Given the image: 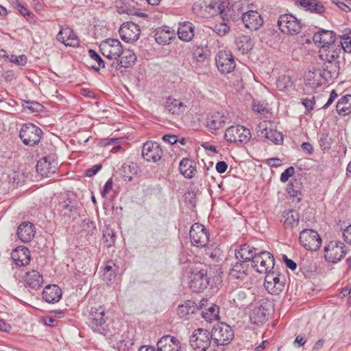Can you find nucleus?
Returning <instances> with one entry per match:
<instances>
[{"label":"nucleus","mask_w":351,"mask_h":351,"mask_svg":"<svg viewBox=\"0 0 351 351\" xmlns=\"http://www.w3.org/2000/svg\"><path fill=\"white\" fill-rule=\"evenodd\" d=\"M107 319L105 309L101 306L90 307L88 311L86 323L94 332L104 334Z\"/></svg>","instance_id":"1"},{"label":"nucleus","mask_w":351,"mask_h":351,"mask_svg":"<svg viewBox=\"0 0 351 351\" xmlns=\"http://www.w3.org/2000/svg\"><path fill=\"white\" fill-rule=\"evenodd\" d=\"M258 136L269 141L275 145H281L283 142V135L274 128L273 123L263 121L257 125L256 129Z\"/></svg>","instance_id":"2"},{"label":"nucleus","mask_w":351,"mask_h":351,"mask_svg":"<svg viewBox=\"0 0 351 351\" xmlns=\"http://www.w3.org/2000/svg\"><path fill=\"white\" fill-rule=\"evenodd\" d=\"M211 337L217 346H225L229 344L233 339L234 332L228 324L218 323L213 326Z\"/></svg>","instance_id":"3"},{"label":"nucleus","mask_w":351,"mask_h":351,"mask_svg":"<svg viewBox=\"0 0 351 351\" xmlns=\"http://www.w3.org/2000/svg\"><path fill=\"white\" fill-rule=\"evenodd\" d=\"M275 259L269 252L258 250L252 263V267L261 274H268L274 269Z\"/></svg>","instance_id":"4"},{"label":"nucleus","mask_w":351,"mask_h":351,"mask_svg":"<svg viewBox=\"0 0 351 351\" xmlns=\"http://www.w3.org/2000/svg\"><path fill=\"white\" fill-rule=\"evenodd\" d=\"M43 132L40 128L33 123H25L21 128L19 137L25 145H37L41 138Z\"/></svg>","instance_id":"5"},{"label":"nucleus","mask_w":351,"mask_h":351,"mask_svg":"<svg viewBox=\"0 0 351 351\" xmlns=\"http://www.w3.org/2000/svg\"><path fill=\"white\" fill-rule=\"evenodd\" d=\"M272 305L267 300H261L256 302L251 310L250 319L255 324H262L265 322L271 312Z\"/></svg>","instance_id":"6"},{"label":"nucleus","mask_w":351,"mask_h":351,"mask_svg":"<svg viewBox=\"0 0 351 351\" xmlns=\"http://www.w3.org/2000/svg\"><path fill=\"white\" fill-rule=\"evenodd\" d=\"M224 138L230 143H247L251 138V132L249 129L240 125H232L226 129Z\"/></svg>","instance_id":"7"},{"label":"nucleus","mask_w":351,"mask_h":351,"mask_svg":"<svg viewBox=\"0 0 351 351\" xmlns=\"http://www.w3.org/2000/svg\"><path fill=\"white\" fill-rule=\"evenodd\" d=\"M211 333L203 328L194 330L190 337L191 346L197 351H205L210 345Z\"/></svg>","instance_id":"8"},{"label":"nucleus","mask_w":351,"mask_h":351,"mask_svg":"<svg viewBox=\"0 0 351 351\" xmlns=\"http://www.w3.org/2000/svg\"><path fill=\"white\" fill-rule=\"evenodd\" d=\"M189 235L192 245L197 247H205L208 243L209 232L206 228L200 223H196L192 225Z\"/></svg>","instance_id":"9"},{"label":"nucleus","mask_w":351,"mask_h":351,"mask_svg":"<svg viewBox=\"0 0 351 351\" xmlns=\"http://www.w3.org/2000/svg\"><path fill=\"white\" fill-rule=\"evenodd\" d=\"M99 49L104 56L110 60L117 59L123 53L121 42L114 38L103 40L99 45Z\"/></svg>","instance_id":"10"},{"label":"nucleus","mask_w":351,"mask_h":351,"mask_svg":"<svg viewBox=\"0 0 351 351\" xmlns=\"http://www.w3.org/2000/svg\"><path fill=\"white\" fill-rule=\"evenodd\" d=\"M210 280L206 269H195L190 276L189 287L194 292H202L208 287Z\"/></svg>","instance_id":"11"},{"label":"nucleus","mask_w":351,"mask_h":351,"mask_svg":"<svg viewBox=\"0 0 351 351\" xmlns=\"http://www.w3.org/2000/svg\"><path fill=\"white\" fill-rule=\"evenodd\" d=\"M345 245L339 241H332L324 247V257L328 262L336 263L346 254Z\"/></svg>","instance_id":"12"},{"label":"nucleus","mask_w":351,"mask_h":351,"mask_svg":"<svg viewBox=\"0 0 351 351\" xmlns=\"http://www.w3.org/2000/svg\"><path fill=\"white\" fill-rule=\"evenodd\" d=\"M300 243L307 250L316 251L322 244L319 234L312 229H304L300 233Z\"/></svg>","instance_id":"13"},{"label":"nucleus","mask_w":351,"mask_h":351,"mask_svg":"<svg viewBox=\"0 0 351 351\" xmlns=\"http://www.w3.org/2000/svg\"><path fill=\"white\" fill-rule=\"evenodd\" d=\"M215 61L219 71L222 73H230L235 69L234 58L230 51H219L216 56Z\"/></svg>","instance_id":"14"},{"label":"nucleus","mask_w":351,"mask_h":351,"mask_svg":"<svg viewBox=\"0 0 351 351\" xmlns=\"http://www.w3.org/2000/svg\"><path fill=\"white\" fill-rule=\"evenodd\" d=\"M280 31L289 34H297L300 32V22L291 14L281 15L278 21Z\"/></svg>","instance_id":"15"},{"label":"nucleus","mask_w":351,"mask_h":351,"mask_svg":"<svg viewBox=\"0 0 351 351\" xmlns=\"http://www.w3.org/2000/svg\"><path fill=\"white\" fill-rule=\"evenodd\" d=\"M264 286L269 293L278 295L283 291L285 282L278 274L270 271L265 276Z\"/></svg>","instance_id":"16"},{"label":"nucleus","mask_w":351,"mask_h":351,"mask_svg":"<svg viewBox=\"0 0 351 351\" xmlns=\"http://www.w3.org/2000/svg\"><path fill=\"white\" fill-rule=\"evenodd\" d=\"M78 203L73 194L62 195L57 206V210L64 216L77 213Z\"/></svg>","instance_id":"17"},{"label":"nucleus","mask_w":351,"mask_h":351,"mask_svg":"<svg viewBox=\"0 0 351 351\" xmlns=\"http://www.w3.org/2000/svg\"><path fill=\"white\" fill-rule=\"evenodd\" d=\"M162 154L163 152L158 143L147 141L143 144L142 156L147 161L156 162L160 160Z\"/></svg>","instance_id":"18"},{"label":"nucleus","mask_w":351,"mask_h":351,"mask_svg":"<svg viewBox=\"0 0 351 351\" xmlns=\"http://www.w3.org/2000/svg\"><path fill=\"white\" fill-rule=\"evenodd\" d=\"M119 32L122 40L127 43L136 41L141 34L138 25L131 21L122 24Z\"/></svg>","instance_id":"19"},{"label":"nucleus","mask_w":351,"mask_h":351,"mask_svg":"<svg viewBox=\"0 0 351 351\" xmlns=\"http://www.w3.org/2000/svg\"><path fill=\"white\" fill-rule=\"evenodd\" d=\"M250 271L249 264L245 261H237L231 265L228 275L232 279L245 280Z\"/></svg>","instance_id":"20"},{"label":"nucleus","mask_w":351,"mask_h":351,"mask_svg":"<svg viewBox=\"0 0 351 351\" xmlns=\"http://www.w3.org/2000/svg\"><path fill=\"white\" fill-rule=\"evenodd\" d=\"M258 248H255L247 244L241 245L235 250V257L237 261H245L249 264L250 262L252 263L256 255L258 252Z\"/></svg>","instance_id":"21"},{"label":"nucleus","mask_w":351,"mask_h":351,"mask_svg":"<svg viewBox=\"0 0 351 351\" xmlns=\"http://www.w3.org/2000/svg\"><path fill=\"white\" fill-rule=\"evenodd\" d=\"M56 40L65 46L76 47L80 45L77 36L70 27L61 28L56 36Z\"/></svg>","instance_id":"22"},{"label":"nucleus","mask_w":351,"mask_h":351,"mask_svg":"<svg viewBox=\"0 0 351 351\" xmlns=\"http://www.w3.org/2000/svg\"><path fill=\"white\" fill-rule=\"evenodd\" d=\"M242 21L245 27L250 30L258 29L263 23L261 14L258 12L253 10L243 14Z\"/></svg>","instance_id":"23"},{"label":"nucleus","mask_w":351,"mask_h":351,"mask_svg":"<svg viewBox=\"0 0 351 351\" xmlns=\"http://www.w3.org/2000/svg\"><path fill=\"white\" fill-rule=\"evenodd\" d=\"M315 44H319L321 49L333 46L335 41V34L332 31L322 30L315 33L313 37Z\"/></svg>","instance_id":"24"},{"label":"nucleus","mask_w":351,"mask_h":351,"mask_svg":"<svg viewBox=\"0 0 351 351\" xmlns=\"http://www.w3.org/2000/svg\"><path fill=\"white\" fill-rule=\"evenodd\" d=\"M180 348V341L170 335L163 336L157 343L158 351H179Z\"/></svg>","instance_id":"25"},{"label":"nucleus","mask_w":351,"mask_h":351,"mask_svg":"<svg viewBox=\"0 0 351 351\" xmlns=\"http://www.w3.org/2000/svg\"><path fill=\"white\" fill-rule=\"evenodd\" d=\"M228 117L223 112H215L207 117V127L210 130H217L224 127L228 122Z\"/></svg>","instance_id":"26"},{"label":"nucleus","mask_w":351,"mask_h":351,"mask_svg":"<svg viewBox=\"0 0 351 351\" xmlns=\"http://www.w3.org/2000/svg\"><path fill=\"white\" fill-rule=\"evenodd\" d=\"M11 258L16 265L25 266L30 262V252L25 247H16L12 251Z\"/></svg>","instance_id":"27"},{"label":"nucleus","mask_w":351,"mask_h":351,"mask_svg":"<svg viewBox=\"0 0 351 351\" xmlns=\"http://www.w3.org/2000/svg\"><path fill=\"white\" fill-rule=\"evenodd\" d=\"M340 62H324V69L322 72H319V75L326 81H332L337 78L339 73Z\"/></svg>","instance_id":"28"},{"label":"nucleus","mask_w":351,"mask_h":351,"mask_svg":"<svg viewBox=\"0 0 351 351\" xmlns=\"http://www.w3.org/2000/svg\"><path fill=\"white\" fill-rule=\"evenodd\" d=\"M244 9L241 2H235L231 6L230 5L226 8L223 12L222 19L223 21L229 20L236 21L244 14Z\"/></svg>","instance_id":"29"},{"label":"nucleus","mask_w":351,"mask_h":351,"mask_svg":"<svg viewBox=\"0 0 351 351\" xmlns=\"http://www.w3.org/2000/svg\"><path fill=\"white\" fill-rule=\"evenodd\" d=\"M341 53L340 45H335L328 48L321 49L319 51V57L324 62H340L339 56Z\"/></svg>","instance_id":"30"},{"label":"nucleus","mask_w":351,"mask_h":351,"mask_svg":"<svg viewBox=\"0 0 351 351\" xmlns=\"http://www.w3.org/2000/svg\"><path fill=\"white\" fill-rule=\"evenodd\" d=\"M16 234L22 242H29L35 234L34 225L30 222H23L19 226Z\"/></svg>","instance_id":"31"},{"label":"nucleus","mask_w":351,"mask_h":351,"mask_svg":"<svg viewBox=\"0 0 351 351\" xmlns=\"http://www.w3.org/2000/svg\"><path fill=\"white\" fill-rule=\"evenodd\" d=\"M61 297L62 290L56 285H47L43 291V298L48 303L57 302Z\"/></svg>","instance_id":"32"},{"label":"nucleus","mask_w":351,"mask_h":351,"mask_svg":"<svg viewBox=\"0 0 351 351\" xmlns=\"http://www.w3.org/2000/svg\"><path fill=\"white\" fill-rule=\"evenodd\" d=\"M164 108L168 113L171 114H180L185 110V106L179 99L167 97L164 101Z\"/></svg>","instance_id":"33"},{"label":"nucleus","mask_w":351,"mask_h":351,"mask_svg":"<svg viewBox=\"0 0 351 351\" xmlns=\"http://www.w3.org/2000/svg\"><path fill=\"white\" fill-rule=\"evenodd\" d=\"M36 169L40 176L48 177L51 173L56 171L57 164L54 162H51L47 157H44L38 160Z\"/></svg>","instance_id":"34"},{"label":"nucleus","mask_w":351,"mask_h":351,"mask_svg":"<svg viewBox=\"0 0 351 351\" xmlns=\"http://www.w3.org/2000/svg\"><path fill=\"white\" fill-rule=\"evenodd\" d=\"M229 5L230 2L228 0H211L210 2L208 3V12H209L208 18L220 14L222 19L223 12Z\"/></svg>","instance_id":"35"},{"label":"nucleus","mask_w":351,"mask_h":351,"mask_svg":"<svg viewBox=\"0 0 351 351\" xmlns=\"http://www.w3.org/2000/svg\"><path fill=\"white\" fill-rule=\"evenodd\" d=\"M280 221L285 228L292 229L298 225L300 215L294 210H286L282 213Z\"/></svg>","instance_id":"36"},{"label":"nucleus","mask_w":351,"mask_h":351,"mask_svg":"<svg viewBox=\"0 0 351 351\" xmlns=\"http://www.w3.org/2000/svg\"><path fill=\"white\" fill-rule=\"evenodd\" d=\"M26 286L32 289H38L43 284V276L36 270H32L26 272L25 276Z\"/></svg>","instance_id":"37"},{"label":"nucleus","mask_w":351,"mask_h":351,"mask_svg":"<svg viewBox=\"0 0 351 351\" xmlns=\"http://www.w3.org/2000/svg\"><path fill=\"white\" fill-rule=\"evenodd\" d=\"M115 340L117 342L114 343V346L119 351H130L134 345L133 335L128 331L124 332L120 339L115 337Z\"/></svg>","instance_id":"38"},{"label":"nucleus","mask_w":351,"mask_h":351,"mask_svg":"<svg viewBox=\"0 0 351 351\" xmlns=\"http://www.w3.org/2000/svg\"><path fill=\"white\" fill-rule=\"evenodd\" d=\"M195 34V27L190 22H184L178 29V36L182 40L189 42L192 40Z\"/></svg>","instance_id":"39"},{"label":"nucleus","mask_w":351,"mask_h":351,"mask_svg":"<svg viewBox=\"0 0 351 351\" xmlns=\"http://www.w3.org/2000/svg\"><path fill=\"white\" fill-rule=\"evenodd\" d=\"M179 170L185 178H192L196 171L195 164L190 159L183 158L180 162Z\"/></svg>","instance_id":"40"},{"label":"nucleus","mask_w":351,"mask_h":351,"mask_svg":"<svg viewBox=\"0 0 351 351\" xmlns=\"http://www.w3.org/2000/svg\"><path fill=\"white\" fill-rule=\"evenodd\" d=\"M337 113L341 116L348 115L351 113V95L343 96L336 105Z\"/></svg>","instance_id":"41"},{"label":"nucleus","mask_w":351,"mask_h":351,"mask_svg":"<svg viewBox=\"0 0 351 351\" xmlns=\"http://www.w3.org/2000/svg\"><path fill=\"white\" fill-rule=\"evenodd\" d=\"M117 271L118 266L114 263V261L112 260L107 261L104 267V280L107 282H111L114 280Z\"/></svg>","instance_id":"42"},{"label":"nucleus","mask_w":351,"mask_h":351,"mask_svg":"<svg viewBox=\"0 0 351 351\" xmlns=\"http://www.w3.org/2000/svg\"><path fill=\"white\" fill-rule=\"evenodd\" d=\"M119 60V64L121 67L130 68L133 66L136 61L135 53L130 49L123 50Z\"/></svg>","instance_id":"43"},{"label":"nucleus","mask_w":351,"mask_h":351,"mask_svg":"<svg viewBox=\"0 0 351 351\" xmlns=\"http://www.w3.org/2000/svg\"><path fill=\"white\" fill-rule=\"evenodd\" d=\"M202 317L207 322H211L219 319V308L215 304H211L208 308L202 311Z\"/></svg>","instance_id":"44"},{"label":"nucleus","mask_w":351,"mask_h":351,"mask_svg":"<svg viewBox=\"0 0 351 351\" xmlns=\"http://www.w3.org/2000/svg\"><path fill=\"white\" fill-rule=\"evenodd\" d=\"M300 5L311 12L322 14L324 12V7L316 0H301Z\"/></svg>","instance_id":"45"},{"label":"nucleus","mask_w":351,"mask_h":351,"mask_svg":"<svg viewBox=\"0 0 351 351\" xmlns=\"http://www.w3.org/2000/svg\"><path fill=\"white\" fill-rule=\"evenodd\" d=\"M137 165L135 163L126 164L122 165L121 173L125 180L130 182L132 178L137 173Z\"/></svg>","instance_id":"46"},{"label":"nucleus","mask_w":351,"mask_h":351,"mask_svg":"<svg viewBox=\"0 0 351 351\" xmlns=\"http://www.w3.org/2000/svg\"><path fill=\"white\" fill-rule=\"evenodd\" d=\"M173 37V34L169 30L165 29H159L155 34V40L160 45L169 44Z\"/></svg>","instance_id":"47"},{"label":"nucleus","mask_w":351,"mask_h":351,"mask_svg":"<svg viewBox=\"0 0 351 351\" xmlns=\"http://www.w3.org/2000/svg\"><path fill=\"white\" fill-rule=\"evenodd\" d=\"M208 3L202 0L195 2L192 8L193 13L202 18H208Z\"/></svg>","instance_id":"48"},{"label":"nucleus","mask_w":351,"mask_h":351,"mask_svg":"<svg viewBox=\"0 0 351 351\" xmlns=\"http://www.w3.org/2000/svg\"><path fill=\"white\" fill-rule=\"evenodd\" d=\"M237 48L242 54L249 52L253 47L251 40L247 36H243L237 40Z\"/></svg>","instance_id":"49"},{"label":"nucleus","mask_w":351,"mask_h":351,"mask_svg":"<svg viewBox=\"0 0 351 351\" xmlns=\"http://www.w3.org/2000/svg\"><path fill=\"white\" fill-rule=\"evenodd\" d=\"M195 310V306L189 302L185 304L179 305L177 313L181 318L188 319L190 315L194 313Z\"/></svg>","instance_id":"50"},{"label":"nucleus","mask_w":351,"mask_h":351,"mask_svg":"<svg viewBox=\"0 0 351 351\" xmlns=\"http://www.w3.org/2000/svg\"><path fill=\"white\" fill-rule=\"evenodd\" d=\"M300 185L301 183L298 180L291 182L287 185V192L290 196L297 197L299 200L301 195Z\"/></svg>","instance_id":"51"},{"label":"nucleus","mask_w":351,"mask_h":351,"mask_svg":"<svg viewBox=\"0 0 351 351\" xmlns=\"http://www.w3.org/2000/svg\"><path fill=\"white\" fill-rule=\"evenodd\" d=\"M103 241L107 247H111L114 245L116 239V235L114 230L110 228H106L104 230Z\"/></svg>","instance_id":"52"},{"label":"nucleus","mask_w":351,"mask_h":351,"mask_svg":"<svg viewBox=\"0 0 351 351\" xmlns=\"http://www.w3.org/2000/svg\"><path fill=\"white\" fill-rule=\"evenodd\" d=\"M88 55H89L90 58L97 64V66H93V65L92 66L93 69L95 71H99L101 69H103L105 67L104 61L95 50L89 49Z\"/></svg>","instance_id":"53"},{"label":"nucleus","mask_w":351,"mask_h":351,"mask_svg":"<svg viewBox=\"0 0 351 351\" xmlns=\"http://www.w3.org/2000/svg\"><path fill=\"white\" fill-rule=\"evenodd\" d=\"M292 86L291 78L289 75H283L276 81V86L280 90H285Z\"/></svg>","instance_id":"54"},{"label":"nucleus","mask_w":351,"mask_h":351,"mask_svg":"<svg viewBox=\"0 0 351 351\" xmlns=\"http://www.w3.org/2000/svg\"><path fill=\"white\" fill-rule=\"evenodd\" d=\"M207 47H197L193 51V58L197 62H202L207 58Z\"/></svg>","instance_id":"55"},{"label":"nucleus","mask_w":351,"mask_h":351,"mask_svg":"<svg viewBox=\"0 0 351 351\" xmlns=\"http://www.w3.org/2000/svg\"><path fill=\"white\" fill-rule=\"evenodd\" d=\"M22 106L25 109H28L32 112H38L43 108V106L39 103L32 101H23Z\"/></svg>","instance_id":"56"},{"label":"nucleus","mask_w":351,"mask_h":351,"mask_svg":"<svg viewBox=\"0 0 351 351\" xmlns=\"http://www.w3.org/2000/svg\"><path fill=\"white\" fill-rule=\"evenodd\" d=\"M213 31L219 36L226 35L230 30V27L225 23L215 24L213 27Z\"/></svg>","instance_id":"57"},{"label":"nucleus","mask_w":351,"mask_h":351,"mask_svg":"<svg viewBox=\"0 0 351 351\" xmlns=\"http://www.w3.org/2000/svg\"><path fill=\"white\" fill-rule=\"evenodd\" d=\"M342 40L339 42L340 47L341 51L343 50L345 52H351V38L349 36H342Z\"/></svg>","instance_id":"58"},{"label":"nucleus","mask_w":351,"mask_h":351,"mask_svg":"<svg viewBox=\"0 0 351 351\" xmlns=\"http://www.w3.org/2000/svg\"><path fill=\"white\" fill-rule=\"evenodd\" d=\"M83 229L88 234H93L96 231V225L93 221L84 220L83 221Z\"/></svg>","instance_id":"59"},{"label":"nucleus","mask_w":351,"mask_h":351,"mask_svg":"<svg viewBox=\"0 0 351 351\" xmlns=\"http://www.w3.org/2000/svg\"><path fill=\"white\" fill-rule=\"evenodd\" d=\"M11 62H13L17 65L24 66L27 63V57L25 55L15 56L12 55L10 58Z\"/></svg>","instance_id":"60"},{"label":"nucleus","mask_w":351,"mask_h":351,"mask_svg":"<svg viewBox=\"0 0 351 351\" xmlns=\"http://www.w3.org/2000/svg\"><path fill=\"white\" fill-rule=\"evenodd\" d=\"M295 173V169L293 167H289L287 169H285L280 175V181L282 182H286L289 178L293 176Z\"/></svg>","instance_id":"61"},{"label":"nucleus","mask_w":351,"mask_h":351,"mask_svg":"<svg viewBox=\"0 0 351 351\" xmlns=\"http://www.w3.org/2000/svg\"><path fill=\"white\" fill-rule=\"evenodd\" d=\"M112 180L109 179L105 184L103 189L101 191V195L103 197H106L112 188Z\"/></svg>","instance_id":"62"},{"label":"nucleus","mask_w":351,"mask_h":351,"mask_svg":"<svg viewBox=\"0 0 351 351\" xmlns=\"http://www.w3.org/2000/svg\"><path fill=\"white\" fill-rule=\"evenodd\" d=\"M162 138L164 142L170 145H173L178 141V136L173 134L164 135Z\"/></svg>","instance_id":"63"},{"label":"nucleus","mask_w":351,"mask_h":351,"mask_svg":"<svg viewBox=\"0 0 351 351\" xmlns=\"http://www.w3.org/2000/svg\"><path fill=\"white\" fill-rule=\"evenodd\" d=\"M343 237L345 241L351 245V224L343 230Z\"/></svg>","instance_id":"64"}]
</instances>
